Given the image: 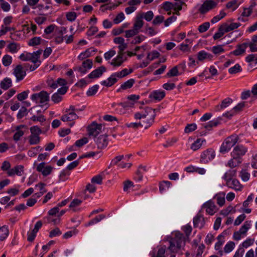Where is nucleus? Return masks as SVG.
<instances>
[{"mask_svg":"<svg viewBox=\"0 0 257 257\" xmlns=\"http://www.w3.org/2000/svg\"><path fill=\"white\" fill-rule=\"evenodd\" d=\"M197 128V125L195 123L187 124L184 129L185 133H189L194 131Z\"/></svg>","mask_w":257,"mask_h":257,"instance_id":"obj_48","label":"nucleus"},{"mask_svg":"<svg viewBox=\"0 0 257 257\" xmlns=\"http://www.w3.org/2000/svg\"><path fill=\"white\" fill-rule=\"evenodd\" d=\"M19 58L22 61H31L33 62V59L32 53L26 52L22 53L19 57Z\"/></svg>","mask_w":257,"mask_h":257,"instance_id":"obj_39","label":"nucleus"},{"mask_svg":"<svg viewBox=\"0 0 257 257\" xmlns=\"http://www.w3.org/2000/svg\"><path fill=\"white\" fill-rule=\"evenodd\" d=\"M250 226L251 221H246L238 230L239 232L243 235L245 234L247 230L250 228Z\"/></svg>","mask_w":257,"mask_h":257,"instance_id":"obj_31","label":"nucleus"},{"mask_svg":"<svg viewBox=\"0 0 257 257\" xmlns=\"http://www.w3.org/2000/svg\"><path fill=\"white\" fill-rule=\"evenodd\" d=\"M12 62V58L9 55H5L2 59L3 64L5 66H10Z\"/></svg>","mask_w":257,"mask_h":257,"instance_id":"obj_49","label":"nucleus"},{"mask_svg":"<svg viewBox=\"0 0 257 257\" xmlns=\"http://www.w3.org/2000/svg\"><path fill=\"white\" fill-rule=\"evenodd\" d=\"M31 99L36 103L43 104L49 100V94L45 91H42L32 95Z\"/></svg>","mask_w":257,"mask_h":257,"instance_id":"obj_4","label":"nucleus"},{"mask_svg":"<svg viewBox=\"0 0 257 257\" xmlns=\"http://www.w3.org/2000/svg\"><path fill=\"white\" fill-rule=\"evenodd\" d=\"M209 27L210 23L209 22H205L198 27V30L200 33H202L206 32Z\"/></svg>","mask_w":257,"mask_h":257,"instance_id":"obj_56","label":"nucleus"},{"mask_svg":"<svg viewBox=\"0 0 257 257\" xmlns=\"http://www.w3.org/2000/svg\"><path fill=\"white\" fill-rule=\"evenodd\" d=\"M54 168L51 166L46 165V163L42 162L40 163L36 167L38 172H41L43 176H47L51 174Z\"/></svg>","mask_w":257,"mask_h":257,"instance_id":"obj_7","label":"nucleus"},{"mask_svg":"<svg viewBox=\"0 0 257 257\" xmlns=\"http://www.w3.org/2000/svg\"><path fill=\"white\" fill-rule=\"evenodd\" d=\"M179 75H180V73L178 70V67L175 66L169 71V72L166 74V77H171L177 76Z\"/></svg>","mask_w":257,"mask_h":257,"instance_id":"obj_40","label":"nucleus"},{"mask_svg":"<svg viewBox=\"0 0 257 257\" xmlns=\"http://www.w3.org/2000/svg\"><path fill=\"white\" fill-rule=\"evenodd\" d=\"M62 233V231L58 227L54 228L51 230L49 232V236L50 238H53L56 236H59Z\"/></svg>","mask_w":257,"mask_h":257,"instance_id":"obj_51","label":"nucleus"},{"mask_svg":"<svg viewBox=\"0 0 257 257\" xmlns=\"http://www.w3.org/2000/svg\"><path fill=\"white\" fill-rule=\"evenodd\" d=\"M13 74L16 77V81L22 80L26 75V72L21 65H18L13 70Z\"/></svg>","mask_w":257,"mask_h":257,"instance_id":"obj_8","label":"nucleus"},{"mask_svg":"<svg viewBox=\"0 0 257 257\" xmlns=\"http://www.w3.org/2000/svg\"><path fill=\"white\" fill-rule=\"evenodd\" d=\"M12 85V82L11 79L6 77L1 81L0 83L1 87L4 89L7 90L10 88Z\"/></svg>","mask_w":257,"mask_h":257,"instance_id":"obj_26","label":"nucleus"},{"mask_svg":"<svg viewBox=\"0 0 257 257\" xmlns=\"http://www.w3.org/2000/svg\"><path fill=\"white\" fill-rule=\"evenodd\" d=\"M106 70V68L101 66L98 68L92 71L88 75V78L90 79L97 78L100 77L102 74Z\"/></svg>","mask_w":257,"mask_h":257,"instance_id":"obj_14","label":"nucleus"},{"mask_svg":"<svg viewBox=\"0 0 257 257\" xmlns=\"http://www.w3.org/2000/svg\"><path fill=\"white\" fill-rule=\"evenodd\" d=\"M42 51V50H39L32 53V57L33 59V62H39V63H41V61H39V59Z\"/></svg>","mask_w":257,"mask_h":257,"instance_id":"obj_55","label":"nucleus"},{"mask_svg":"<svg viewBox=\"0 0 257 257\" xmlns=\"http://www.w3.org/2000/svg\"><path fill=\"white\" fill-rule=\"evenodd\" d=\"M238 7L237 0H232L228 2L226 5V7L229 9H232L233 11L236 10Z\"/></svg>","mask_w":257,"mask_h":257,"instance_id":"obj_45","label":"nucleus"},{"mask_svg":"<svg viewBox=\"0 0 257 257\" xmlns=\"http://www.w3.org/2000/svg\"><path fill=\"white\" fill-rule=\"evenodd\" d=\"M248 47V43H244L237 46L236 48L232 53L235 56H238L244 53L246 48Z\"/></svg>","mask_w":257,"mask_h":257,"instance_id":"obj_21","label":"nucleus"},{"mask_svg":"<svg viewBox=\"0 0 257 257\" xmlns=\"http://www.w3.org/2000/svg\"><path fill=\"white\" fill-rule=\"evenodd\" d=\"M215 156L214 151L212 149H209L204 151L201 155L200 162L204 164L207 163L213 160Z\"/></svg>","mask_w":257,"mask_h":257,"instance_id":"obj_5","label":"nucleus"},{"mask_svg":"<svg viewBox=\"0 0 257 257\" xmlns=\"http://www.w3.org/2000/svg\"><path fill=\"white\" fill-rule=\"evenodd\" d=\"M172 9L175 11V14L177 15H179V11H181L182 9V5L185 4V3L183 1L181 2H176L175 3H172Z\"/></svg>","mask_w":257,"mask_h":257,"instance_id":"obj_28","label":"nucleus"},{"mask_svg":"<svg viewBox=\"0 0 257 257\" xmlns=\"http://www.w3.org/2000/svg\"><path fill=\"white\" fill-rule=\"evenodd\" d=\"M126 59L127 58L124 54L118 53L117 56L112 60L110 64L113 66L118 67L120 66Z\"/></svg>","mask_w":257,"mask_h":257,"instance_id":"obj_13","label":"nucleus"},{"mask_svg":"<svg viewBox=\"0 0 257 257\" xmlns=\"http://www.w3.org/2000/svg\"><path fill=\"white\" fill-rule=\"evenodd\" d=\"M30 91L27 90L26 91H24L17 95V98L19 101H23L26 99L28 97V94L29 93Z\"/></svg>","mask_w":257,"mask_h":257,"instance_id":"obj_59","label":"nucleus"},{"mask_svg":"<svg viewBox=\"0 0 257 257\" xmlns=\"http://www.w3.org/2000/svg\"><path fill=\"white\" fill-rule=\"evenodd\" d=\"M142 19L143 16H138L136 18V21L134 24L133 28L137 31L139 32L140 29H141L144 25V22Z\"/></svg>","mask_w":257,"mask_h":257,"instance_id":"obj_23","label":"nucleus"},{"mask_svg":"<svg viewBox=\"0 0 257 257\" xmlns=\"http://www.w3.org/2000/svg\"><path fill=\"white\" fill-rule=\"evenodd\" d=\"M118 7V5H113L112 6H108L107 4L101 5L100 7V11L104 12L107 10H112L115 9Z\"/></svg>","mask_w":257,"mask_h":257,"instance_id":"obj_53","label":"nucleus"},{"mask_svg":"<svg viewBox=\"0 0 257 257\" xmlns=\"http://www.w3.org/2000/svg\"><path fill=\"white\" fill-rule=\"evenodd\" d=\"M155 117H150V118H148L146 120H143V123H142V127H144L145 129H148L154 123Z\"/></svg>","mask_w":257,"mask_h":257,"instance_id":"obj_37","label":"nucleus"},{"mask_svg":"<svg viewBox=\"0 0 257 257\" xmlns=\"http://www.w3.org/2000/svg\"><path fill=\"white\" fill-rule=\"evenodd\" d=\"M40 140V137L38 136L30 135L29 137V142L31 145L39 144Z\"/></svg>","mask_w":257,"mask_h":257,"instance_id":"obj_34","label":"nucleus"},{"mask_svg":"<svg viewBox=\"0 0 257 257\" xmlns=\"http://www.w3.org/2000/svg\"><path fill=\"white\" fill-rule=\"evenodd\" d=\"M125 126L128 128H132L133 130H136L140 127H142V123L139 121L138 122H130L126 123Z\"/></svg>","mask_w":257,"mask_h":257,"instance_id":"obj_47","label":"nucleus"},{"mask_svg":"<svg viewBox=\"0 0 257 257\" xmlns=\"http://www.w3.org/2000/svg\"><path fill=\"white\" fill-rule=\"evenodd\" d=\"M102 129V125L98 124L95 122H92L88 127L89 136L96 137L101 132Z\"/></svg>","mask_w":257,"mask_h":257,"instance_id":"obj_10","label":"nucleus"},{"mask_svg":"<svg viewBox=\"0 0 257 257\" xmlns=\"http://www.w3.org/2000/svg\"><path fill=\"white\" fill-rule=\"evenodd\" d=\"M42 39L40 37H36L30 40L28 45L31 46L38 45L41 43Z\"/></svg>","mask_w":257,"mask_h":257,"instance_id":"obj_44","label":"nucleus"},{"mask_svg":"<svg viewBox=\"0 0 257 257\" xmlns=\"http://www.w3.org/2000/svg\"><path fill=\"white\" fill-rule=\"evenodd\" d=\"M39 149H40V151L43 150V148H40V147L39 146L32 148L29 150L28 152V155L31 157L35 156L38 154Z\"/></svg>","mask_w":257,"mask_h":257,"instance_id":"obj_43","label":"nucleus"},{"mask_svg":"<svg viewBox=\"0 0 257 257\" xmlns=\"http://www.w3.org/2000/svg\"><path fill=\"white\" fill-rule=\"evenodd\" d=\"M141 169H142L144 172L146 171V169L145 166H140L139 169L136 172V176H135V179L137 181H141L143 178V172L141 171Z\"/></svg>","mask_w":257,"mask_h":257,"instance_id":"obj_41","label":"nucleus"},{"mask_svg":"<svg viewBox=\"0 0 257 257\" xmlns=\"http://www.w3.org/2000/svg\"><path fill=\"white\" fill-rule=\"evenodd\" d=\"M235 174L234 170H229L225 173L223 177V179L226 181V184L233 179L232 177Z\"/></svg>","mask_w":257,"mask_h":257,"instance_id":"obj_35","label":"nucleus"},{"mask_svg":"<svg viewBox=\"0 0 257 257\" xmlns=\"http://www.w3.org/2000/svg\"><path fill=\"white\" fill-rule=\"evenodd\" d=\"M169 246L168 249L171 252L176 253L185 245V240L183 234L179 231L175 232L174 236L169 239Z\"/></svg>","mask_w":257,"mask_h":257,"instance_id":"obj_1","label":"nucleus"},{"mask_svg":"<svg viewBox=\"0 0 257 257\" xmlns=\"http://www.w3.org/2000/svg\"><path fill=\"white\" fill-rule=\"evenodd\" d=\"M231 157L232 158L228 161L227 166L233 168L239 165L241 163V160L234 156Z\"/></svg>","mask_w":257,"mask_h":257,"instance_id":"obj_25","label":"nucleus"},{"mask_svg":"<svg viewBox=\"0 0 257 257\" xmlns=\"http://www.w3.org/2000/svg\"><path fill=\"white\" fill-rule=\"evenodd\" d=\"M241 71L242 69L239 64H236L234 66L228 69V72L231 74H234Z\"/></svg>","mask_w":257,"mask_h":257,"instance_id":"obj_42","label":"nucleus"},{"mask_svg":"<svg viewBox=\"0 0 257 257\" xmlns=\"http://www.w3.org/2000/svg\"><path fill=\"white\" fill-rule=\"evenodd\" d=\"M97 148L100 149H103L106 148L108 144V140L107 135H100L95 140Z\"/></svg>","mask_w":257,"mask_h":257,"instance_id":"obj_11","label":"nucleus"},{"mask_svg":"<svg viewBox=\"0 0 257 257\" xmlns=\"http://www.w3.org/2000/svg\"><path fill=\"white\" fill-rule=\"evenodd\" d=\"M9 234V230L8 227L3 226L0 227V241H3L6 239Z\"/></svg>","mask_w":257,"mask_h":257,"instance_id":"obj_27","label":"nucleus"},{"mask_svg":"<svg viewBox=\"0 0 257 257\" xmlns=\"http://www.w3.org/2000/svg\"><path fill=\"white\" fill-rule=\"evenodd\" d=\"M27 109L25 107H22L17 114L18 119H21L25 116L27 114Z\"/></svg>","mask_w":257,"mask_h":257,"instance_id":"obj_64","label":"nucleus"},{"mask_svg":"<svg viewBox=\"0 0 257 257\" xmlns=\"http://www.w3.org/2000/svg\"><path fill=\"white\" fill-rule=\"evenodd\" d=\"M247 151V149L242 145L236 146L231 153V156L237 158L241 160V157L244 156Z\"/></svg>","mask_w":257,"mask_h":257,"instance_id":"obj_6","label":"nucleus"},{"mask_svg":"<svg viewBox=\"0 0 257 257\" xmlns=\"http://www.w3.org/2000/svg\"><path fill=\"white\" fill-rule=\"evenodd\" d=\"M165 92L163 90H155L150 94L149 98L160 101L165 96Z\"/></svg>","mask_w":257,"mask_h":257,"instance_id":"obj_17","label":"nucleus"},{"mask_svg":"<svg viewBox=\"0 0 257 257\" xmlns=\"http://www.w3.org/2000/svg\"><path fill=\"white\" fill-rule=\"evenodd\" d=\"M212 52L215 55H219L224 52V50L222 45H217L213 46L212 48Z\"/></svg>","mask_w":257,"mask_h":257,"instance_id":"obj_52","label":"nucleus"},{"mask_svg":"<svg viewBox=\"0 0 257 257\" xmlns=\"http://www.w3.org/2000/svg\"><path fill=\"white\" fill-rule=\"evenodd\" d=\"M219 0H206L200 6L198 11L201 14H204L216 8Z\"/></svg>","mask_w":257,"mask_h":257,"instance_id":"obj_3","label":"nucleus"},{"mask_svg":"<svg viewBox=\"0 0 257 257\" xmlns=\"http://www.w3.org/2000/svg\"><path fill=\"white\" fill-rule=\"evenodd\" d=\"M31 135L39 136L42 133V131L38 126H33L30 127Z\"/></svg>","mask_w":257,"mask_h":257,"instance_id":"obj_58","label":"nucleus"},{"mask_svg":"<svg viewBox=\"0 0 257 257\" xmlns=\"http://www.w3.org/2000/svg\"><path fill=\"white\" fill-rule=\"evenodd\" d=\"M135 83V80L134 79H130L124 83L122 84L120 86V88H119L117 91H120V89L126 90L127 89L131 88Z\"/></svg>","mask_w":257,"mask_h":257,"instance_id":"obj_29","label":"nucleus"},{"mask_svg":"<svg viewBox=\"0 0 257 257\" xmlns=\"http://www.w3.org/2000/svg\"><path fill=\"white\" fill-rule=\"evenodd\" d=\"M117 81V78H116L113 74H111V76L107 80L102 81L100 82V84L102 85H104L108 87L113 85Z\"/></svg>","mask_w":257,"mask_h":257,"instance_id":"obj_22","label":"nucleus"},{"mask_svg":"<svg viewBox=\"0 0 257 257\" xmlns=\"http://www.w3.org/2000/svg\"><path fill=\"white\" fill-rule=\"evenodd\" d=\"M205 223V219L200 213H197L193 218V225L195 228L201 229L203 227Z\"/></svg>","mask_w":257,"mask_h":257,"instance_id":"obj_12","label":"nucleus"},{"mask_svg":"<svg viewBox=\"0 0 257 257\" xmlns=\"http://www.w3.org/2000/svg\"><path fill=\"white\" fill-rule=\"evenodd\" d=\"M235 246V243L233 241H229L227 242L224 247V251L225 253L231 252Z\"/></svg>","mask_w":257,"mask_h":257,"instance_id":"obj_50","label":"nucleus"},{"mask_svg":"<svg viewBox=\"0 0 257 257\" xmlns=\"http://www.w3.org/2000/svg\"><path fill=\"white\" fill-rule=\"evenodd\" d=\"M160 56V53L157 51H153L151 53H149L147 59L150 61H152L155 58H158Z\"/></svg>","mask_w":257,"mask_h":257,"instance_id":"obj_57","label":"nucleus"},{"mask_svg":"<svg viewBox=\"0 0 257 257\" xmlns=\"http://www.w3.org/2000/svg\"><path fill=\"white\" fill-rule=\"evenodd\" d=\"M212 55L204 51H201L197 54V59L199 61H202L205 59L211 60Z\"/></svg>","mask_w":257,"mask_h":257,"instance_id":"obj_24","label":"nucleus"},{"mask_svg":"<svg viewBox=\"0 0 257 257\" xmlns=\"http://www.w3.org/2000/svg\"><path fill=\"white\" fill-rule=\"evenodd\" d=\"M219 123V121L217 120H213L209 121L207 124H203V127L209 130L211 127L216 126Z\"/></svg>","mask_w":257,"mask_h":257,"instance_id":"obj_54","label":"nucleus"},{"mask_svg":"<svg viewBox=\"0 0 257 257\" xmlns=\"http://www.w3.org/2000/svg\"><path fill=\"white\" fill-rule=\"evenodd\" d=\"M203 207L206 209V212L208 214L212 215L215 212L216 206L214 203L211 201L205 203L203 205Z\"/></svg>","mask_w":257,"mask_h":257,"instance_id":"obj_18","label":"nucleus"},{"mask_svg":"<svg viewBox=\"0 0 257 257\" xmlns=\"http://www.w3.org/2000/svg\"><path fill=\"white\" fill-rule=\"evenodd\" d=\"M141 113L145 115V118L148 115H150V117H155V109H153L151 107H146L144 109V111H142Z\"/></svg>","mask_w":257,"mask_h":257,"instance_id":"obj_33","label":"nucleus"},{"mask_svg":"<svg viewBox=\"0 0 257 257\" xmlns=\"http://www.w3.org/2000/svg\"><path fill=\"white\" fill-rule=\"evenodd\" d=\"M245 60L248 63L254 62L255 63H257V54L248 55L245 58Z\"/></svg>","mask_w":257,"mask_h":257,"instance_id":"obj_63","label":"nucleus"},{"mask_svg":"<svg viewBox=\"0 0 257 257\" xmlns=\"http://www.w3.org/2000/svg\"><path fill=\"white\" fill-rule=\"evenodd\" d=\"M238 136L236 134H233L226 138L222 143L219 152L221 154H225L231 149L238 142Z\"/></svg>","mask_w":257,"mask_h":257,"instance_id":"obj_2","label":"nucleus"},{"mask_svg":"<svg viewBox=\"0 0 257 257\" xmlns=\"http://www.w3.org/2000/svg\"><path fill=\"white\" fill-rule=\"evenodd\" d=\"M9 51L12 53L17 52L20 49V46L19 44L15 42L10 43L7 46Z\"/></svg>","mask_w":257,"mask_h":257,"instance_id":"obj_32","label":"nucleus"},{"mask_svg":"<svg viewBox=\"0 0 257 257\" xmlns=\"http://www.w3.org/2000/svg\"><path fill=\"white\" fill-rule=\"evenodd\" d=\"M7 174L9 176H13L15 175L21 176L24 174V167L22 165H18L14 168L10 169Z\"/></svg>","mask_w":257,"mask_h":257,"instance_id":"obj_15","label":"nucleus"},{"mask_svg":"<svg viewBox=\"0 0 257 257\" xmlns=\"http://www.w3.org/2000/svg\"><path fill=\"white\" fill-rule=\"evenodd\" d=\"M92 61L90 59H87L83 62L82 66L74 68V70L78 71L82 74H85L87 71V69H90L92 68Z\"/></svg>","mask_w":257,"mask_h":257,"instance_id":"obj_9","label":"nucleus"},{"mask_svg":"<svg viewBox=\"0 0 257 257\" xmlns=\"http://www.w3.org/2000/svg\"><path fill=\"white\" fill-rule=\"evenodd\" d=\"M226 16V13L223 11H221L220 12V14L218 15H217L214 17L211 20V22L212 24H215L218 22L219 20L222 19Z\"/></svg>","mask_w":257,"mask_h":257,"instance_id":"obj_46","label":"nucleus"},{"mask_svg":"<svg viewBox=\"0 0 257 257\" xmlns=\"http://www.w3.org/2000/svg\"><path fill=\"white\" fill-rule=\"evenodd\" d=\"M171 183L168 181H163L159 184V190L161 193H162L166 189L170 187Z\"/></svg>","mask_w":257,"mask_h":257,"instance_id":"obj_36","label":"nucleus"},{"mask_svg":"<svg viewBox=\"0 0 257 257\" xmlns=\"http://www.w3.org/2000/svg\"><path fill=\"white\" fill-rule=\"evenodd\" d=\"M125 18L124 15L122 12L119 13L113 20V22L115 24L120 23Z\"/></svg>","mask_w":257,"mask_h":257,"instance_id":"obj_62","label":"nucleus"},{"mask_svg":"<svg viewBox=\"0 0 257 257\" xmlns=\"http://www.w3.org/2000/svg\"><path fill=\"white\" fill-rule=\"evenodd\" d=\"M205 142V140L197 139L191 145L190 149L195 151L199 149L202 146V143Z\"/></svg>","mask_w":257,"mask_h":257,"instance_id":"obj_30","label":"nucleus"},{"mask_svg":"<svg viewBox=\"0 0 257 257\" xmlns=\"http://www.w3.org/2000/svg\"><path fill=\"white\" fill-rule=\"evenodd\" d=\"M24 125H19L16 126V132L13 136V140L17 142L20 141L21 138L23 137L24 135V132L22 131L21 129L24 127Z\"/></svg>","mask_w":257,"mask_h":257,"instance_id":"obj_20","label":"nucleus"},{"mask_svg":"<svg viewBox=\"0 0 257 257\" xmlns=\"http://www.w3.org/2000/svg\"><path fill=\"white\" fill-rule=\"evenodd\" d=\"M233 100L231 98L227 97L223 99L220 104L216 105L213 109V110L216 112L220 111L221 110L224 109L228 107L232 102Z\"/></svg>","mask_w":257,"mask_h":257,"instance_id":"obj_16","label":"nucleus"},{"mask_svg":"<svg viewBox=\"0 0 257 257\" xmlns=\"http://www.w3.org/2000/svg\"><path fill=\"white\" fill-rule=\"evenodd\" d=\"M125 37L126 38H131L138 34L139 33V31H136L133 28V29L125 31Z\"/></svg>","mask_w":257,"mask_h":257,"instance_id":"obj_61","label":"nucleus"},{"mask_svg":"<svg viewBox=\"0 0 257 257\" xmlns=\"http://www.w3.org/2000/svg\"><path fill=\"white\" fill-rule=\"evenodd\" d=\"M226 185L228 187L234 189L236 191H240L242 188V186L240 184L239 182L235 179H233L231 181L228 182V183L226 184Z\"/></svg>","mask_w":257,"mask_h":257,"instance_id":"obj_19","label":"nucleus"},{"mask_svg":"<svg viewBox=\"0 0 257 257\" xmlns=\"http://www.w3.org/2000/svg\"><path fill=\"white\" fill-rule=\"evenodd\" d=\"M98 85H94L91 87L89 88V89L86 92V95L88 96H94L98 91L99 89Z\"/></svg>","mask_w":257,"mask_h":257,"instance_id":"obj_38","label":"nucleus"},{"mask_svg":"<svg viewBox=\"0 0 257 257\" xmlns=\"http://www.w3.org/2000/svg\"><path fill=\"white\" fill-rule=\"evenodd\" d=\"M245 106V102H242L238 103L236 106H234L231 110L234 113V115L241 111Z\"/></svg>","mask_w":257,"mask_h":257,"instance_id":"obj_60","label":"nucleus"}]
</instances>
